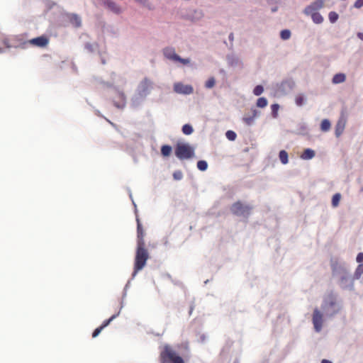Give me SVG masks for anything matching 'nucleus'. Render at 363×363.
Here are the masks:
<instances>
[{
	"label": "nucleus",
	"instance_id": "52",
	"mask_svg": "<svg viewBox=\"0 0 363 363\" xmlns=\"http://www.w3.org/2000/svg\"><path fill=\"white\" fill-rule=\"evenodd\" d=\"M129 196H130V198L131 199H132V194H131V192H130V193H129ZM132 201H133V200H132ZM133 205H134V206H135H135H136V205H135V202H134V201H133Z\"/></svg>",
	"mask_w": 363,
	"mask_h": 363
},
{
	"label": "nucleus",
	"instance_id": "41",
	"mask_svg": "<svg viewBox=\"0 0 363 363\" xmlns=\"http://www.w3.org/2000/svg\"><path fill=\"white\" fill-rule=\"evenodd\" d=\"M119 315V312L117 313V314H114L109 319L105 320L104 322V323L101 325V327H103V329L106 327L107 325H108L110 324V323L118 315Z\"/></svg>",
	"mask_w": 363,
	"mask_h": 363
},
{
	"label": "nucleus",
	"instance_id": "50",
	"mask_svg": "<svg viewBox=\"0 0 363 363\" xmlns=\"http://www.w3.org/2000/svg\"><path fill=\"white\" fill-rule=\"evenodd\" d=\"M357 37L363 41V33H358Z\"/></svg>",
	"mask_w": 363,
	"mask_h": 363
},
{
	"label": "nucleus",
	"instance_id": "18",
	"mask_svg": "<svg viewBox=\"0 0 363 363\" xmlns=\"http://www.w3.org/2000/svg\"><path fill=\"white\" fill-rule=\"evenodd\" d=\"M30 43L38 47H45L48 43V40L44 36H40L30 40Z\"/></svg>",
	"mask_w": 363,
	"mask_h": 363
},
{
	"label": "nucleus",
	"instance_id": "42",
	"mask_svg": "<svg viewBox=\"0 0 363 363\" xmlns=\"http://www.w3.org/2000/svg\"><path fill=\"white\" fill-rule=\"evenodd\" d=\"M304 97L303 95H299L296 97V104L298 106H301L304 104Z\"/></svg>",
	"mask_w": 363,
	"mask_h": 363
},
{
	"label": "nucleus",
	"instance_id": "13",
	"mask_svg": "<svg viewBox=\"0 0 363 363\" xmlns=\"http://www.w3.org/2000/svg\"><path fill=\"white\" fill-rule=\"evenodd\" d=\"M204 16L203 12L200 9H191L187 11L184 18L191 22H197L203 18Z\"/></svg>",
	"mask_w": 363,
	"mask_h": 363
},
{
	"label": "nucleus",
	"instance_id": "46",
	"mask_svg": "<svg viewBox=\"0 0 363 363\" xmlns=\"http://www.w3.org/2000/svg\"><path fill=\"white\" fill-rule=\"evenodd\" d=\"M103 330V327H101V326H100L99 328H96V329L93 332V333H92V337H97V336L99 335V333L101 332V330Z\"/></svg>",
	"mask_w": 363,
	"mask_h": 363
},
{
	"label": "nucleus",
	"instance_id": "36",
	"mask_svg": "<svg viewBox=\"0 0 363 363\" xmlns=\"http://www.w3.org/2000/svg\"><path fill=\"white\" fill-rule=\"evenodd\" d=\"M197 168L201 171H206L208 168V163L205 160H199L197 162Z\"/></svg>",
	"mask_w": 363,
	"mask_h": 363
},
{
	"label": "nucleus",
	"instance_id": "26",
	"mask_svg": "<svg viewBox=\"0 0 363 363\" xmlns=\"http://www.w3.org/2000/svg\"><path fill=\"white\" fill-rule=\"evenodd\" d=\"M331 127L330 121L328 119H323L320 123V130L323 132H328Z\"/></svg>",
	"mask_w": 363,
	"mask_h": 363
},
{
	"label": "nucleus",
	"instance_id": "6",
	"mask_svg": "<svg viewBox=\"0 0 363 363\" xmlns=\"http://www.w3.org/2000/svg\"><path fill=\"white\" fill-rule=\"evenodd\" d=\"M252 209L251 206L240 201L234 203L230 208V211L234 215L243 218H247L251 213Z\"/></svg>",
	"mask_w": 363,
	"mask_h": 363
},
{
	"label": "nucleus",
	"instance_id": "8",
	"mask_svg": "<svg viewBox=\"0 0 363 363\" xmlns=\"http://www.w3.org/2000/svg\"><path fill=\"white\" fill-rule=\"evenodd\" d=\"M175 155L180 160L189 159L194 155V150L189 144H178Z\"/></svg>",
	"mask_w": 363,
	"mask_h": 363
},
{
	"label": "nucleus",
	"instance_id": "9",
	"mask_svg": "<svg viewBox=\"0 0 363 363\" xmlns=\"http://www.w3.org/2000/svg\"><path fill=\"white\" fill-rule=\"evenodd\" d=\"M153 89V82L149 78H144L138 84L135 91L147 97Z\"/></svg>",
	"mask_w": 363,
	"mask_h": 363
},
{
	"label": "nucleus",
	"instance_id": "30",
	"mask_svg": "<svg viewBox=\"0 0 363 363\" xmlns=\"http://www.w3.org/2000/svg\"><path fill=\"white\" fill-rule=\"evenodd\" d=\"M291 33L289 29L282 30L280 32V38L284 40H287L291 38Z\"/></svg>",
	"mask_w": 363,
	"mask_h": 363
},
{
	"label": "nucleus",
	"instance_id": "12",
	"mask_svg": "<svg viewBox=\"0 0 363 363\" xmlns=\"http://www.w3.org/2000/svg\"><path fill=\"white\" fill-rule=\"evenodd\" d=\"M174 91L184 95H189L193 94L194 88L190 84H184L182 82H176L173 86Z\"/></svg>",
	"mask_w": 363,
	"mask_h": 363
},
{
	"label": "nucleus",
	"instance_id": "24",
	"mask_svg": "<svg viewBox=\"0 0 363 363\" xmlns=\"http://www.w3.org/2000/svg\"><path fill=\"white\" fill-rule=\"evenodd\" d=\"M137 3L140 4L143 7L147 9L148 10H154V5L149 0H135Z\"/></svg>",
	"mask_w": 363,
	"mask_h": 363
},
{
	"label": "nucleus",
	"instance_id": "48",
	"mask_svg": "<svg viewBox=\"0 0 363 363\" xmlns=\"http://www.w3.org/2000/svg\"><path fill=\"white\" fill-rule=\"evenodd\" d=\"M356 260L358 263H362L363 262V252H359L357 255Z\"/></svg>",
	"mask_w": 363,
	"mask_h": 363
},
{
	"label": "nucleus",
	"instance_id": "34",
	"mask_svg": "<svg viewBox=\"0 0 363 363\" xmlns=\"http://www.w3.org/2000/svg\"><path fill=\"white\" fill-rule=\"evenodd\" d=\"M267 99L264 97H260L257 101V106L259 108H264L267 106Z\"/></svg>",
	"mask_w": 363,
	"mask_h": 363
},
{
	"label": "nucleus",
	"instance_id": "3",
	"mask_svg": "<svg viewBox=\"0 0 363 363\" xmlns=\"http://www.w3.org/2000/svg\"><path fill=\"white\" fill-rule=\"evenodd\" d=\"M340 308L341 306L335 294L330 293L324 297L321 309L326 317H333L340 311Z\"/></svg>",
	"mask_w": 363,
	"mask_h": 363
},
{
	"label": "nucleus",
	"instance_id": "51",
	"mask_svg": "<svg viewBox=\"0 0 363 363\" xmlns=\"http://www.w3.org/2000/svg\"><path fill=\"white\" fill-rule=\"evenodd\" d=\"M321 363H333L330 360H328V359H323L321 361Z\"/></svg>",
	"mask_w": 363,
	"mask_h": 363
},
{
	"label": "nucleus",
	"instance_id": "16",
	"mask_svg": "<svg viewBox=\"0 0 363 363\" xmlns=\"http://www.w3.org/2000/svg\"><path fill=\"white\" fill-rule=\"evenodd\" d=\"M103 4L106 9L116 14H119L122 12L121 6L112 0H103Z\"/></svg>",
	"mask_w": 363,
	"mask_h": 363
},
{
	"label": "nucleus",
	"instance_id": "33",
	"mask_svg": "<svg viewBox=\"0 0 363 363\" xmlns=\"http://www.w3.org/2000/svg\"><path fill=\"white\" fill-rule=\"evenodd\" d=\"M242 120L245 123L246 125H252L254 123V121H255V118H254L252 117V116L250 115V114H246L243 117Z\"/></svg>",
	"mask_w": 363,
	"mask_h": 363
},
{
	"label": "nucleus",
	"instance_id": "1",
	"mask_svg": "<svg viewBox=\"0 0 363 363\" xmlns=\"http://www.w3.org/2000/svg\"><path fill=\"white\" fill-rule=\"evenodd\" d=\"M330 264L332 275L337 279L338 286L343 290L353 291L354 289V280L350 273L349 265L342 259L337 257L330 259Z\"/></svg>",
	"mask_w": 363,
	"mask_h": 363
},
{
	"label": "nucleus",
	"instance_id": "4",
	"mask_svg": "<svg viewBox=\"0 0 363 363\" xmlns=\"http://www.w3.org/2000/svg\"><path fill=\"white\" fill-rule=\"evenodd\" d=\"M145 242L140 241V244H137L136 254L134 263V271L132 277L134 278L137 273L143 269L145 266L147 260L149 258L147 250L145 247Z\"/></svg>",
	"mask_w": 363,
	"mask_h": 363
},
{
	"label": "nucleus",
	"instance_id": "20",
	"mask_svg": "<svg viewBox=\"0 0 363 363\" xmlns=\"http://www.w3.org/2000/svg\"><path fill=\"white\" fill-rule=\"evenodd\" d=\"M315 155V152L311 148H307L301 155L300 157L303 160H309L313 159Z\"/></svg>",
	"mask_w": 363,
	"mask_h": 363
},
{
	"label": "nucleus",
	"instance_id": "44",
	"mask_svg": "<svg viewBox=\"0 0 363 363\" xmlns=\"http://www.w3.org/2000/svg\"><path fill=\"white\" fill-rule=\"evenodd\" d=\"M94 45L87 43L85 44V48L89 52H93L95 50Z\"/></svg>",
	"mask_w": 363,
	"mask_h": 363
},
{
	"label": "nucleus",
	"instance_id": "54",
	"mask_svg": "<svg viewBox=\"0 0 363 363\" xmlns=\"http://www.w3.org/2000/svg\"><path fill=\"white\" fill-rule=\"evenodd\" d=\"M101 62H102V64H105V63H106V61H105L104 59H102V60H101Z\"/></svg>",
	"mask_w": 363,
	"mask_h": 363
},
{
	"label": "nucleus",
	"instance_id": "23",
	"mask_svg": "<svg viewBox=\"0 0 363 363\" xmlns=\"http://www.w3.org/2000/svg\"><path fill=\"white\" fill-rule=\"evenodd\" d=\"M308 16L311 17L313 22L315 24H321L324 21L323 16L318 12L309 14Z\"/></svg>",
	"mask_w": 363,
	"mask_h": 363
},
{
	"label": "nucleus",
	"instance_id": "32",
	"mask_svg": "<svg viewBox=\"0 0 363 363\" xmlns=\"http://www.w3.org/2000/svg\"><path fill=\"white\" fill-rule=\"evenodd\" d=\"M354 274L356 279H359L361 277L362 274H363V263L357 266Z\"/></svg>",
	"mask_w": 363,
	"mask_h": 363
},
{
	"label": "nucleus",
	"instance_id": "35",
	"mask_svg": "<svg viewBox=\"0 0 363 363\" xmlns=\"http://www.w3.org/2000/svg\"><path fill=\"white\" fill-rule=\"evenodd\" d=\"M339 18L338 14L335 11H330L328 14V18L331 23H335Z\"/></svg>",
	"mask_w": 363,
	"mask_h": 363
},
{
	"label": "nucleus",
	"instance_id": "2",
	"mask_svg": "<svg viewBox=\"0 0 363 363\" xmlns=\"http://www.w3.org/2000/svg\"><path fill=\"white\" fill-rule=\"evenodd\" d=\"M128 82L127 77L124 74L112 72L110 82H103L107 88H113L115 90L116 97L113 99L114 106L119 109H123L126 106L127 97L123 91V87Z\"/></svg>",
	"mask_w": 363,
	"mask_h": 363
},
{
	"label": "nucleus",
	"instance_id": "38",
	"mask_svg": "<svg viewBox=\"0 0 363 363\" xmlns=\"http://www.w3.org/2000/svg\"><path fill=\"white\" fill-rule=\"evenodd\" d=\"M279 108V105L277 104H274L271 106L272 115L273 118H276L277 117Z\"/></svg>",
	"mask_w": 363,
	"mask_h": 363
},
{
	"label": "nucleus",
	"instance_id": "39",
	"mask_svg": "<svg viewBox=\"0 0 363 363\" xmlns=\"http://www.w3.org/2000/svg\"><path fill=\"white\" fill-rule=\"evenodd\" d=\"M225 136L229 140L234 141L236 139L237 135L233 130H228L225 133Z\"/></svg>",
	"mask_w": 363,
	"mask_h": 363
},
{
	"label": "nucleus",
	"instance_id": "22",
	"mask_svg": "<svg viewBox=\"0 0 363 363\" xmlns=\"http://www.w3.org/2000/svg\"><path fill=\"white\" fill-rule=\"evenodd\" d=\"M137 223H138V226H137V233H138L137 244H140V241L145 242V240H144V232H143V228H142V225L140 223V220H139L138 218H137Z\"/></svg>",
	"mask_w": 363,
	"mask_h": 363
},
{
	"label": "nucleus",
	"instance_id": "40",
	"mask_svg": "<svg viewBox=\"0 0 363 363\" xmlns=\"http://www.w3.org/2000/svg\"><path fill=\"white\" fill-rule=\"evenodd\" d=\"M264 91V88L262 85H257L253 89V94L255 96L261 95Z\"/></svg>",
	"mask_w": 363,
	"mask_h": 363
},
{
	"label": "nucleus",
	"instance_id": "21",
	"mask_svg": "<svg viewBox=\"0 0 363 363\" xmlns=\"http://www.w3.org/2000/svg\"><path fill=\"white\" fill-rule=\"evenodd\" d=\"M346 80V75L343 73H337L333 77L332 82L334 84L343 83Z\"/></svg>",
	"mask_w": 363,
	"mask_h": 363
},
{
	"label": "nucleus",
	"instance_id": "53",
	"mask_svg": "<svg viewBox=\"0 0 363 363\" xmlns=\"http://www.w3.org/2000/svg\"><path fill=\"white\" fill-rule=\"evenodd\" d=\"M277 8H273V9H272V12H275V11H277Z\"/></svg>",
	"mask_w": 363,
	"mask_h": 363
},
{
	"label": "nucleus",
	"instance_id": "49",
	"mask_svg": "<svg viewBox=\"0 0 363 363\" xmlns=\"http://www.w3.org/2000/svg\"><path fill=\"white\" fill-rule=\"evenodd\" d=\"M95 80L97 84H101L103 86L106 87V84L104 83H103V82H104V81L101 78L96 77V78H95Z\"/></svg>",
	"mask_w": 363,
	"mask_h": 363
},
{
	"label": "nucleus",
	"instance_id": "5",
	"mask_svg": "<svg viewBox=\"0 0 363 363\" xmlns=\"http://www.w3.org/2000/svg\"><path fill=\"white\" fill-rule=\"evenodd\" d=\"M161 363H184L183 359L168 345L160 354Z\"/></svg>",
	"mask_w": 363,
	"mask_h": 363
},
{
	"label": "nucleus",
	"instance_id": "25",
	"mask_svg": "<svg viewBox=\"0 0 363 363\" xmlns=\"http://www.w3.org/2000/svg\"><path fill=\"white\" fill-rule=\"evenodd\" d=\"M70 22L75 27H80L82 25L81 18L77 14H72L70 17Z\"/></svg>",
	"mask_w": 363,
	"mask_h": 363
},
{
	"label": "nucleus",
	"instance_id": "29",
	"mask_svg": "<svg viewBox=\"0 0 363 363\" xmlns=\"http://www.w3.org/2000/svg\"><path fill=\"white\" fill-rule=\"evenodd\" d=\"M340 199H341V194L340 193H337L333 196V198H332L333 207L336 208L338 206Z\"/></svg>",
	"mask_w": 363,
	"mask_h": 363
},
{
	"label": "nucleus",
	"instance_id": "10",
	"mask_svg": "<svg viewBox=\"0 0 363 363\" xmlns=\"http://www.w3.org/2000/svg\"><path fill=\"white\" fill-rule=\"evenodd\" d=\"M325 0L313 1L309 5L305 7V9L303 11V13L306 16H309V14L318 12L320 9H323L325 6Z\"/></svg>",
	"mask_w": 363,
	"mask_h": 363
},
{
	"label": "nucleus",
	"instance_id": "11",
	"mask_svg": "<svg viewBox=\"0 0 363 363\" xmlns=\"http://www.w3.org/2000/svg\"><path fill=\"white\" fill-rule=\"evenodd\" d=\"M312 321L315 332H320L323 328V315L317 308L313 311Z\"/></svg>",
	"mask_w": 363,
	"mask_h": 363
},
{
	"label": "nucleus",
	"instance_id": "19",
	"mask_svg": "<svg viewBox=\"0 0 363 363\" xmlns=\"http://www.w3.org/2000/svg\"><path fill=\"white\" fill-rule=\"evenodd\" d=\"M345 128V121L340 119L335 125V134L337 138H339L343 133Z\"/></svg>",
	"mask_w": 363,
	"mask_h": 363
},
{
	"label": "nucleus",
	"instance_id": "15",
	"mask_svg": "<svg viewBox=\"0 0 363 363\" xmlns=\"http://www.w3.org/2000/svg\"><path fill=\"white\" fill-rule=\"evenodd\" d=\"M146 97L143 96L138 91H135L134 94L130 99V106L133 108H139L145 101Z\"/></svg>",
	"mask_w": 363,
	"mask_h": 363
},
{
	"label": "nucleus",
	"instance_id": "14",
	"mask_svg": "<svg viewBox=\"0 0 363 363\" xmlns=\"http://www.w3.org/2000/svg\"><path fill=\"white\" fill-rule=\"evenodd\" d=\"M295 82L292 79H286L279 84L278 90L281 94H287L295 87Z\"/></svg>",
	"mask_w": 363,
	"mask_h": 363
},
{
	"label": "nucleus",
	"instance_id": "7",
	"mask_svg": "<svg viewBox=\"0 0 363 363\" xmlns=\"http://www.w3.org/2000/svg\"><path fill=\"white\" fill-rule=\"evenodd\" d=\"M163 55L164 57L174 62H180L183 65H188L190 63L189 58H182L176 53L175 49L172 47H167L163 49Z\"/></svg>",
	"mask_w": 363,
	"mask_h": 363
},
{
	"label": "nucleus",
	"instance_id": "28",
	"mask_svg": "<svg viewBox=\"0 0 363 363\" xmlns=\"http://www.w3.org/2000/svg\"><path fill=\"white\" fill-rule=\"evenodd\" d=\"M172 148L170 145H164L162 146L161 153L163 156L167 157L169 156L172 152Z\"/></svg>",
	"mask_w": 363,
	"mask_h": 363
},
{
	"label": "nucleus",
	"instance_id": "43",
	"mask_svg": "<svg viewBox=\"0 0 363 363\" xmlns=\"http://www.w3.org/2000/svg\"><path fill=\"white\" fill-rule=\"evenodd\" d=\"M173 177L175 180H181L183 177V174L181 171H175L173 173Z\"/></svg>",
	"mask_w": 363,
	"mask_h": 363
},
{
	"label": "nucleus",
	"instance_id": "37",
	"mask_svg": "<svg viewBox=\"0 0 363 363\" xmlns=\"http://www.w3.org/2000/svg\"><path fill=\"white\" fill-rule=\"evenodd\" d=\"M216 84V79L213 77H210L205 83L206 89H212Z\"/></svg>",
	"mask_w": 363,
	"mask_h": 363
},
{
	"label": "nucleus",
	"instance_id": "47",
	"mask_svg": "<svg viewBox=\"0 0 363 363\" xmlns=\"http://www.w3.org/2000/svg\"><path fill=\"white\" fill-rule=\"evenodd\" d=\"M251 115L252 116V117H253L254 118H257V117H259V115H260V111H257V110H256V109H252V114H251Z\"/></svg>",
	"mask_w": 363,
	"mask_h": 363
},
{
	"label": "nucleus",
	"instance_id": "17",
	"mask_svg": "<svg viewBox=\"0 0 363 363\" xmlns=\"http://www.w3.org/2000/svg\"><path fill=\"white\" fill-rule=\"evenodd\" d=\"M228 65L233 67H243L242 60L235 55L230 54L226 57Z\"/></svg>",
	"mask_w": 363,
	"mask_h": 363
},
{
	"label": "nucleus",
	"instance_id": "31",
	"mask_svg": "<svg viewBox=\"0 0 363 363\" xmlns=\"http://www.w3.org/2000/svg\"><path fill=\"white\" fill-rule=\"evenodd\" d=\"M182 132L184 135H189L194 132V128L190 124H185L182 126Z\"/></svg>",
	"mask_w": 363,
	"mask_h": 363
},
{
	"label": "nucleus",
	"instance_id": "45",
	"mask_svg": "<svg viewBox=\"0 0 363 363\" xmlns=\"http://www.w3.org/2000/svg\"><path fill=\"white\" fill-rule=\"evenodd\" d=\"M363 6V0H357L354 2V7L356 9H360Z\"/></svg>",
	"mask_w": 363,
	"mask_h": 363
},
{
	"label": "nucleus",
	"instance_id": "55",
	"mask_svg": "<svg viewBox=\"0 0 363 363\" xmlns=\"http://www.w3.org/2000/svg\"><path fill=\"white\" fill-rule=\"evenodd\" d=\"M192 311H193V307H191V308H190V311H189V313H190V314L191 313Z\"/></svg>",
	"mask_w": 363,
	"mask_h": 363
},
{
	"label": "nucleus",
	"instance_id": "27",
	"mask_svg": "<svg viewBox=\"0 0 363 363\" xmlns=\"http://www.w3.org/2000/svg\"><path fill=\"white\" fill-rule=\"evenodd\" d=\"M279 157L283 164H286L289 162V155L286 151L281 150L279 153Z\"/></svg>",
	"mask_w": 363,
	"mask_h": 363
}]
</instances>
